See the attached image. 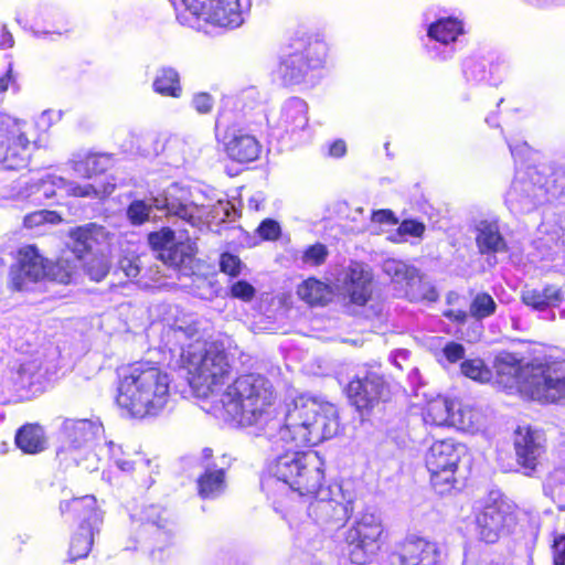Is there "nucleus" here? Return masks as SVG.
I'll use <instances>...</instances> for the list:
<instances>
[{
	"mask_svg": "<svg viewBox=\"0 0 565 565\" xmlns=\"http://www.w3.org/2000/svg\"><path fill=\"white\" fill-rule=\"evenodd\" d=\"M271 399L270 382L259 374H246L227 385L221 403L231 422L256 426L268 439L288 447L315 446L339 430L332 404L300 395L278 409Z\"/></svg>",
	"mask_w": 565,
	"mask_h": 565,
	"instance_id": "obj_1",
	"label": "nucleus"
},
{
	"mask_svg": "<svg viewBox=\"0 0 565 565\" xmlns=\"http://www.w3.org/2000/svg\"><path fill=\"white\" fill-rule=\"evenodd\" d=\"M161 350L168 352L170 366L186 370L191 388L218 403L226 420H231L221 403L220 387L231 377L232 366L223 343L206 342L200 329V320L193 315L178 317L173 324L161 330Z\"/></svg>",
	"mask_w": 565,
	"mask_h": 565,
	"instance_id": "obj_2",
	"label": "nucleus"
},
{
	"mask_svg": "<svg viewBox=\"0 0 565 565\" xmlns=\"http://www.w3.org/2000/svg\"><path fill=\"white\" fill-rule=\"evenodd\" d=\"M170 375L149 363H138L119 377L117 406L135 418L159 415L170 401Z\"/></svg>",
	"mask_w": 565,
	"mask_h": 565,
	"instance_id": "obj_3",
	"label": "nucleus"
},
{
	"mask_svg": "<svg viewBox=\"0 0 565 565\" xmlns=\"http://www.w3.org/2000/svg\"><path fill=\"white\" fill-rule=\"evenodd\" d=\"M289 447L268 463L269 477L263 481L268 491L311 494L324 479V460L316 451H295Z\"/></svg>",
	"mask_w": 565,
	"mask_h": 565,
	"instance_id": "obj_4",
	"label": "nucleus"
},
{
	"mask_svg": "<svg viewBox=\"0 0 565 565\" xmlns=\"http://www.w3.org/2000/svg\"><path fill=\"white\" fill-rule=\"evenodd\" d=\"M498 375L507 376V385L516 387L532 399L554 403L565 392V377L558 372L565 370V361L552 365H522L513 353L501 352L495 356Z\"/></svg>",
	"mask_w": 565,
	"mask_h": 565,
	"instance_id": "obj_5",
	"label": "nucleus"
},
{
	"mask_svg": "<svg viewBox=\"0 0 565 565\" xmlns=\"http://www.w3.org/2000/svg\"><path fill=\"white\" fill-rule=\"evenodd\" d=\"M565 195V169L545 164L518 170L505 204L514 214H526L540 205Z\"/></svg>",
	"mask_w": 565,
	"mask_h": 565,
	"instance_id": "obj_6",
	"label": "nucleus"
},
{
	"mask_svg": "<svg viewBox=\"0 0 565 565\" xmlns=\"http://www.w3.org/2000/svg\"><path fill=\"white\" fill-rule=\"evenodd\" d=\"M154 204L192 226L201 222H225L236 217V210L230 201L218 199L213 204L198 203L190 200L189 192L178 184L167 188L163 194L154 199Z\"/></svg>",
	"mask_w": 565,
	"mask_h": 565,
	"instance_id": "obj_7",
	"label": "nucleus"
},
{
	"mask_svg": "<svg viewBox=\"0 0 565 565\" xmlns=\"http://www.w3.org/2000/svg\"><path fill=\"white\" fill-rule=\"evenodd\" d=\"M311 494L315 498L308 505V516L323 532L341 529L354 510L355 494L343 484L320 486Z\"/></svg>",
	"mask_w": 565,
	"mask_h": 565,
	"instance_id": "obj_8",
	"label": "nucleus"
},
{
	"mask_svg": "<svg viewBox=\"0 0 565 565\" xmlns=\"http://www.w3.org/2000/svg\"><path fill=\"white\" fill-rule=\"evenodd\" d=\"M135 536L134 545L127 550H141L153 552V545L159 550L168 544L174 536L177 523L171 511L159 504H148L141 508L138 514L132 515Z\"/></svg>",
	"mask_w": 565,
	"mask_h": 565,
	"instance_id": "obj_9",
	"label": "nucleus"
},
{
	"mask_svg": "<svg viewBox=\"0 0 565 565\" xmlns=\"http://www.w3.org/2000/svg\"><path fill=\"white\" fill-rule=\"evenodd\" d=\"M327 53L328 45L320 39L299 41L292 51L281 55L275 74L285 86L298 85L311 71L322 67Z\"/></svg>",
	"mask_w": 565,
	"mask_h": 565,
	"instance_id": "obj_10",
	"label": "nucleus"
},
{
	"mask_svg": "<svg viewBox=\"0 0 565 565\" xmlns=\"http://www.w3.org/2000/svg\"><path fill=\"white\" fill-rule=\"evenodd\" d=\"M30 125L9 115L0 114V168L19 170L26 167L31 145L36 140L29 137Z\"/></svg>",
	"mask_w": 565,
	"mask_h": 565,
	"instance_id": "obj_11",
	"label": "nucleus"
},
{
	"mask_svg": "<svg viewBox=\"0 0 565 565\" xmlns=\"http://www.w3.org/2000/svg\"><path fill=\"white\" fill-rule=\"evenodd\" d=\"M68 237V245L77 260L84 259L86 255H92V259L84 264L90 279L103 280L106 276V263L103 255V244L106 241L105 228L96 223H87L72 228Z\"/></svg>",
	"mask_w": 565,
	"mask_h": 565,
	"instance_id": "obj_12",
	"label": "nucleus"
},
{
	"mask_svg": "<svg viewBox=\"0 0 565 565\" xmlns=\"http://www.w3.org/2000/svg\"><path fill=\"white\" fill-rule=\"evenodd\" d=\"M198 18L214 25L235 29L242 25L249 12L250 0H181Z\"/></svg>",
	"mask_w": 565,
	"mask_h": 565,
	"instance_id": "obj_13",
	"label": "nucleus"
},
{
	"mask_svg": "<svg viewBox=\"0 0 565 565\" xmlns=\"http://www.w3.org/2000/svg\"><path fill=\"white\" fill-rule=\"evenodd\" d=\"M382 533V521L376 513L364 511L355 518L344 536L352 565H365V555L377 550Z\"/></svg>",
	"mask_w": 565,
	"mask_h": 565,
	"instance_id": "obj_14",
	"label": "nucleus"
},
{
	"mask_svg": "<svg viewBox=\"0 0 565 565\" xmlns=\"http://www.w3.org/2000/svg\"><path fill=\"white\" fill-rule=\"evenodd\" d=\"M465 28L457 18H440L430 23L427 29L425 49L434 61L446 62L455 56L462 46L461 36Z\"/></svg>",
	"mask_w": 565,
	"mask_h": 565,
	"instance_id": "obj_15",
	"label": "nucleus"
},
{
	"mask_svg": "<svg viewBox=\"0 0 565 565\" xmlns=\"http://www.w3.org/2000/svg\"><path fill=\"white\" fill-rule=\"evenodd\" d=\"M148 242L153 249L160 250L162 262L172 267H186L196 252L194 242L189 237L183 238L182 234L177 239L170 227L150 233Z\"/></svg>",
	"mask_w": 565,
	"mask_h": 565,
	"instance_id": "obj_16",
	"label": "nucleus"
},
{
	"mask_svg": "<svg viewBox=\"0 0 565 565\" xmlns=\"http://www.w3.org/2000/svg\"><path fill=\"white\" fill-rule=\"evenodd\" d=\"M476 522L480 539L486 543H494L502 534L511 532L516 518L510 504L502 500H493L492 503L484 505Z\"/></svg>",
	"mask_w": 565,
	"mask_h": 565,
	"instance_id": "obj_17",
	"label": "nucleus"
},
{
	"mask_svg": "<svg viewBox=\"0 0 565 565\" xmlns=\"http://www.w3.org/2000/svg\"><path fill=\"white\" fill-rule=\"evenodd\" d=\"M339 290L351 303L364 306L373 294V275L363 263L351 262L338 278Z\"/></svg>",
	"mask_w": 565,
	"mask_h": 565,
	"instance_id": "obj_18",
	"label": "nucleus"
},
{
	"mask_svg": "<svg viewBox=\"0 0 565 565\" xmlns=\"http://www.w3.org/2000/svg\"><path fill=\"white\" fill-rule=\"evenodd\" d=\"M220 120L216 122L217 139L226 156L236 162L246 163L256 160L260 153V145L255 136L238 126H230L220 131Z\"/></svg>",
	"mask_w": 565,
	"mask_h": 565,
	"instance_id": "obj_19",
	"label": "nucleus"
},
{
	"mask_svg": "<svg viewBox=\"0 0 565 565\" xmlns=\"http://www.w3.org/2000/svg\"><path fill=\"white\" fill-rule=\"evenodd\" d=\"M103 431L104 425L99 417L64 419L61 426L63 446L57 451V455L66 450H78L89 447Z\"/></svg>",
	"mask_w": 565,
	"mask_h": 565,
	"instance_id": "obj_20",
	"label": "nucleus"
},
{
	"mask_svg": "<svg viewBox=\"0 0 565 565\" xmlns=\"http://www.w3.org/2000/svg\"><path fill=\"white\" fill-rule=\"evenodd\" d=\"M402 565H438L445 562V548L417 535H407L398 545Z\"/></svg>",
	"mask_w": 565,
	"mask_h": 565,
	"instance_id": "obj_21",
	"label": "nucleus"
},
{
	"mask_svg": "<svg viewBox=\"0 0 565 565\" xmlns=\"http://www.w3.org/2000/svg\"><path fill=\"white\" fill-rule=\"evenodd\" d=\"M514 449L518 463L524 469V475L531 476L545 452V437L542 431L529 426L518 427Z\"/></svg>",
	"mask_w": 565,
	"mask_h": 565,
	"instance_id": "obj_22",
	"label": "nucleus"
},
{
	"mask_svg": "<svg viewBox=\"0 0 565 565\" xmlns=\"http://www.w3.org/2000/svg\"><path fill=\"white\" fill-rule=\"evenodd\" d=\"M384 391L383 377L373 371L358 375L347 387L349 399L359 411L372 408L383 397Z\"/></svg>",
	"mask_w": 565,
	"mask_h": 565,
	"instance_id": "obj_23",
	"label": "nucleus"
},
{
	"mask_svg": "<svg viewBox=\"0 0 565 565\" xmlns=\"http://www.w3.org/2000/svg\"><path fill=\"white\" fill-rule=\"evenodd\" d=\"M308 104L300 97L286 99L277 114H271L267 121L273 129L285 134L302 131L309 122Z\"/></svg>",
	"mask_w": 565,
	"mask_h": 565,
	"instance_id": "obj_24",
	"label": "nucleus"
},
{
	"mask_svg": "<svg viewBox=\"0 0 565 565\" xmlns=\"http://www.w3.org/2000/svg\"><path fill=\"white\" fill-rule=\"evenodd\" d=\"M47 267L44 258L34 246H25L20 249L18 263L10 269L13 288L23 290L28 284L35 282L46 276Z\"/></svg>",
	"mask_w": 565,
	"mask_h": 565,
	"instance_id": "obj_25",
	"label": "nucleus"
},
{
	"mask_svg": "<svg viewBox=\"0 0 565 565\" xmlns=\"http://www.w3.org/2000/svg\"><path fill=\"white\" fill-rule=\"evenodd\" d=\"M60 510L62 515L65 518L78 521L79 529L82 531H86L89 529V523L93 525V529H96L97 534H99L103 518L96 511V499L93 495H84L79 498H73L68 501H63L60 504Z\"/></svg>",
	"mask_w": 565,
	"mask_h": 565,
	"instance_id": "obj_26",
	"label": "nucleus"
},
{
	"mask_svg": "<svg viewBox=\"0 0 565 565\" xmlns=\"http://www.w3.org/2000/svg\"><path fill=\"white\" fill-rule=\"evenodd\" d=\"M221 461V463L207 462L198 478V493L203 500H215L226 490L228 463L225 462V457H222Z\"/></svg>",
	"mask_w": 565,
	"mask_h": 565,
	"instance_id": "obj_27",
	"label": "nucleus"
},
{
	"mask_svg": "<svg viewBox=\"0 0 565 565\" xmlns=\"http://www.w3.org/2000/svg\"><path fill=\"white\" fill-rule=\"evenodd\" d=\"M463 451V445L456 443L454 439L435 441L426 454V467L428 471L457 468Z\"/></svg>",
	"mask_w": 565,
	"mask_h": 565,
	"instance_id": "obj_28",
	"label": "nucleus"
},
{
	"mask_svg": "<svg viewBox=\"0 0 565 565\" xmlns=\"http://www.w3.org/2000/svg\"><path fill=\"white\" fill-rule=\"evenodd\" d=\"M476 243L481 254L503 253L508 249L497 217L480 220L476 225Z\"/></svg>",
	"mask_w": 565,
	"mask_h": 565,
	"instance_id": "obj_29",
	"label": "nucleus"
},
{
	"mask_svg": "<svg viewBox=\"0 0 565 565\" xmlns=\"http://www.w3.org/2000/svg\"><path fill=\"white\" fill-rule=\"evenodd\" d=\"M543 257L565 248V217L557 221H544L537 228V237L533 242Z\"/></svg>",
	"mask_w": 565,
	"mask_h": 565,
	"instance_id": "obj_30",
	"label": "nucleus"
},
{
	"mask_svg": "<svg viewBox=\"0 0 565 565\" xmlns=\"http://www.w3.org/2000/svg\"><path fill=\"white\" fill-rule=\"evenodd\" d=\"M55 189L65 190L67 194L74 196H95L106 190V184L102 183L99 189H97L92 184L79 185L57 175H47L39 183V191L42 192L46 199H51L55 195Z\"/></svg>",
	"mask_w": 565,
	"mask_h": 565,
	"instance_id": "obj_31",
	"label": "nucleus"
},
{
	"mask_svg": "<svg viewBox=\"0 0 565 565\" xmlns=\"http://www.w3.org/2000/svg\"><path fill=\"white\" fill-rule=\"evenodd\" d=\"M108 459L121 472H130L134 469L140 472L148 470L149 477L142 481L147 488L151 487L154 482L152 475L158 473V465H153L151 459L139 458L138 460H130L124 454L121 446L113 441H108Z\"/></svg>",
	"mask_w": 565,
	"mask_h": 565,
	"instance_id": "obj_32",
	"label": "nucleus"
},
{
	"mask_svg": "<svg viewBox=\"0 0 565 565\" xmlns=\"http://www.w3.org/2000/svg\"><path fill=\"white\" fill-rule=\"evenodd\" d=\"M522 301L535 310L543 311L558 306L563 301V294L556 286H547L542 290L527 289L522 292Z\"/></svg>",
	"mask_w": 565,
	"mask_h": 565,
	"instance_id": "obj_33",
	"label": "nucleus"
},
{
	"mask_svg": "<svg viewBox=\"0 0 565 565\" xmlns=\"http://www.w3.org/2000/svg\"><path fill=\"white\" fill-rule=\"evenodd\" d=\"M484 424L482 413L469 405H461L456 403L455 412L452 413L451 426L459 430L475 434L479 431Z\"/></svg>",
	"mask_w": 565,
	"mask_h": 565,
	"instance_id": "obj_34",
	"label": "nucleus"
},
{
	"mask_svg": "<svg viewBox=\"0 0 565 565\" xmlns=\"http://www.w3.org/2000/svg\"><path fill=\"white\" fill-rule=\"evenodd\" d=\"M456 403L444 397L430 401L424 413V422L431 426H451Z\"/></svg>",
	"mask_w": 565,
	"mask_h": 565,
	"instance_id": "obj_35",
	"label": "nucleus"
},
{
	"mask_svg": "<svg viewBox=\"0 0 565 565\" xmlns=\"http://www.w3.org/2000/svg\"><path fill=\"white\" fill-rule=\"evenodd\" d=\"M17 446L26 454H36L45 449V437L41 426L26 424L15 435Z\"/></svg>",
	"mask_w": 565,
	"mask_h": 565,
	"instance_id": "obj_36",
	"label": "nucleus"
},
{
	"mask_svg": "<svg viewBox=\"0 0 565 565\" xmlns=\"http://www.w3.org/2000/svg\"><path fill=\"white\" fill-rule=\"evenodd\" d=\"M297 294L310 306H323L331 300L332 289L318 279L309 278L298 286Z\"/></svg>",
	"mask_w": 565,
	"mask_h": 565,
	"instance_id": "obj_37",
	"label": "nucleus"
},
{
	"mask_svg": "<svg viewBox=\"0 0 565 565\" xmlns=\"http://www.w3.org/2000/svg\"><path fill=\"white\" fill-rule=\"evenodd\" d=\"M72 168L78 175L84 178L100 175L106 170V154L93 152L84 156L76 154L72 159Z\"/></svg>",
	"mask_w": 565,
	"mask_h": 565,
	"instance_id": "obj_38",
	"label": "nucleus"
},
{
	"mask_svg": "<svg viewBox=\"0 0 565 565\" xmlns=\"http://www.w3.org/2000/svg\"><path fill=\"white\" fill-rule=\"evenodd\" d=\"M152 87L156 93L162 96L178 98L182 93L179 74L172 67L160 68L152 83Z\"/></svg>",
	"mask_w": 565,
	"mask_h": 565,
	"instance_id": "obj_39",
	"label": "nucleus"
},
{
	"mask_svg": "<svg viewBox=\"0 0 565 565\" xmlns=\"http://www.w3.org/2000/svg\"><path fill=\"white\" fill-rule=\"evenodd\" d=\"M383 270L392 278L393 281L398 284L405 282L406 285H414L419 280L418 270L402 260H385L383 264Z\"/></svg>",
	"mask_w": 565,
	"mask_h": 565,
	"instance_id": "obj_40",
	"label": "nucleus"
},
{
	"mask_svg": "<svg viewBox=\"0 0 565 565\" xmlns=\"http://www.w3.org/2000/svg\"><path fill=\"white\" fill-rule=\"evenodd\" d=\"M95 533H97V531L96 529H93L90 523L89 529H86V531H82L81 529L78 530L71 540L68 550L70 562L79 561L88 555L94 542Z\"/></svg>",
	"mask_w": 565,
	"mask_h": 565,
	"instance_id": "obj_41",
	"label": "nucleus"
},
{
	"mask_svg": "<svg viewBox=\"0 0 565 565\" xmlns=\"http://www.w3.org/2000/svg\"><path fill=\"white\" fill-rule=\"evenodd\" d=\"M42 379L41 366L36 360H30L20 364L17 370L14 384L17 390H30Z\"/></svg>",
	"mask_w": 565,
	"mask_h": 565,
	"instance_id": "obj_42",
	"label": "nucleus"
},
{
	"mask_svg": "<svg viewBox=\"0 0 565 565\" xmlns=\"http://www.w3.org/2000/svg\"><path fill=\"white\" fill-rule=\"evenodd\" d=\"M544 492L546 495L557 504L562 510H565V470L555 469L550 473L545 483Z\"/></svg>",
	"mask_w": 565,
	"mask_h": 565,
	"instance_id": "obj_43",
	"label": "nucleus"
},
{
	"mask_svg": "<svg viewBox=\"0 0 565 565\" xmlns=\"http://www.w3.org/2000/svg\"><path fill=\"white\" fill-rule=\"evenodd\" d=\"M167 191V189L162 192V194ZM161 195V193L156 196L150 198V203H147L143 200H135L132 201L127 209V217L134 225H141L146 221L149 220L150 212L152 209L160 211L154 204V199ZM161 211L166 212L168 216H174L173 214H169L167 209H161Z\"/></svg>",
	"mask_w": 565,
	"mask_h": 565,
	"instance_id": "obj_44",
	"label": "nucleus"
},
{
	"mask_svg": "<svg viewBox=\"0 0 565 565\" xmlns=\"http://www.w3.org/2000/svg\"><path fill=\"white\" fill-rule=\"evenodd\" d=\"M497 303L487 292H479L472 299L470 305V315L477 320H482L495 312Z\"/></svg>",
	"mask_w": 565,
	"mask_h": 565,
	"instance_id": "obj_45",
	"label": "nucleus"
},
{
	"mask_svg": "<svg viewBox=\"0 0 565 565\" xmlns=\"http://www.w3.org/2000/svg\"><path fill=\"white\" fill-rule=\"evenodd\" d=\"M76 264L67 258H60L55 264L46 270V276L61 284H68L76 273Z\"/></svg>",
	"mask_w": 565,
	"mask_h": 565,
	"instance_id": "obj_46",
	"label": "nucleus"
},
{
	"mask_svg": "<svg viewBox=\"0 0 565 565\" xmlns=\"http://www.w3.org/2000/svg\"><path fill=\"white\" fill-rule=\"evenodd\" d=\"M461 373L480 383H486L491 380V371L484 365L481 359L465 360L461 363Z\"/></svg>",
	"mask_w": 565,
	"mask_h": 565,
	"instance_id": "obj_47",
	"label": "nucleus"
},
{
	"mask_svg": "<svg viewBox=\"0 0 565 565\" xmlns=\"http://www.w3.org/2000/svg\"><path fill=\"white\" fill-rule=\"evenodd\" d=\"M456 470L457 468H444L443 470L429 471L430 482L438 493L445 494L455 487Z\"/></svg>",
	"mask_w": 565,
	"mask_h": 565,
	"instance_id": "obj_48",
	"label": "nucleus"
},
{
	"mask_svg": "<svg viewBox=\"0 0 565 565\" xmlns=\"http://www.w3.org/2000/svg\"><path fill=\"white\" fill-rule=\"evenodd\" d=\"M425 232V225L422 222L415 220H404L397 232L391 236V241L401 243L406 241V236L420 237Z\"/></svg>",
	"mask_w": 565,
	"mask_h": 565,
	"instance_id": "obj_49",
	"label": "nucleus"
},
{
	"mask_svg": "<svg viewBox=\"0 0 565 565\" xmlns=\"http://www.w3.org/2000/svg\"><path fill=\"white\" fill-rule=\"evenodd\" d=\"M61 221L62 218L56 212L41 210L25 215L23 223L25 227L33 228L45 223L57 224Z\"/></svg>",
	"mask_w": 565,
	"mask_h": 565,
	"instance_id": "obj_50",
	"label": "nucleus"
},
{
	"mask_svg": "<svg viewBox=\"0 0 565 565\" xmlns=\"http://www.w3.org/2000/svg\"><path fill=\"white\" fill-rule=\"evenodd\" d=\"M328 256V249L322 244L309 246L301 257L302 263L309 266H319L323 264Z\"/></svg>",
	"mask_w": 565,
	"mask_h": 565,
	"instance_id": "obj_51",
	"label": "nucleus"
},
{
	"mask_svg": "<svg viewBox=\"0 0 565 565\" xmlns=\"http://www.w3.org/2000/svg\"><path fill=\"white\" fill-rule=\"evenodd\" d=\"M220 268L224 274L236 277L241 274L242 262L231 253H223L220 259Z\"/></svg>",
	"mask_w": 565,
	"mask_h": 565,
	"instance_id": "obj_52",
	"label": "nucleus"
},
{
	"mask_svg": "<svg viewBox=\"0 0 565 565\" xmlns=\"http://www.w3.org/2000/svg\"><path fill=\"white\" fill-rule=\"evenodd\" d=\"M256 294V289L246 280H238L231 286V296L243 301H250Z\"/></svg>",
	"mask_w": 565,
	"mask_h": 565,
	"instance_id": "obj_53",
	"label": "nucleus"
},
{
	"mask_svg": "<svg viewBox=\"0 0 565 565\" xmlns=\"http://www.w3.org/2000/svg\"><path fill=\"white\" fill-rule=\"evenodd\" d=\"M465 347L461 343L449 341L441 350L443 356L449 363H456L465 358Z\"/></svg>",
	"mask_w": 565,
	"mask_h": 565,
	"instance_id": "obj_54",
	"label": "nucleus"
},
{
	"mask_svg": "<svg viewBox=\"0 0 565 565\" xmlns=\"http://www.w3.org/2000/svg\"><path fill=\"white\" fill-rule=\"evenodd\" d=\"M257 232L264 239L273 241L279 237L280 226L278 222L267 218L259 224Z\"/></svg>",
	"mask_w": 565,
	"mask_h": 565,
	"instance_id": "obj_55",
	"label": "nucleus"
},
{
	"mask_svg": "<svg viewBox=\"0 0 565 565\" xmlns=\"http://www.w3.org/2000/svg\"><path fill=\"white\" fill-rule=\"evenodd\" d=\"M192 106L200 114H207L213 108V98L206 93H199L193 96Z\"/></svg>",
	"mask_w": 565,
	"mask_h": 565,
	"instance_id": "obj_56",
	"label": "nucleus"
},
{
	"mask_svg": "<svg viewBox=\"0 0 565 565\" xmlns=\"http://www.w3.org/2000/svg\"><path fill=\"white\" fill-rule=\"evenodd\" d=\"M508 145H509V148H510V151H511V154L512 157L518 161H523L525 160L530 152H531V149L529 147V145L526 142H516V141H508Z\"/></svg>",
	"mask_w": 565,
	"mask_h": 565,
	"instance_id": "obj_57",
	"label": "nucleus"
},
{
	"mask_svg": "<svg viewBox=\"0 0 565 565\" xmlns=\"http://www.w3.org/2000/svg\"><path fill=\"white\" fill-rule=\"evenodd\" d=\"M553 555V565H565V535H561L554 540Z\"/></svg>",
	"mask_w": 565,
	"mask_h": 565,
	"instance_id": "obj_58",
	"label": "nucleus"
},
{
	"mask_svg": "<svg viewBox=\"0 0 565 565\" xmlns=\"http://www.w3.org/2000/svg\"><path fill=\"white\" fill-rule=\"evenodd\" d=\"M60 119V114L53 110H44L36 120V126L42 130H47L54 120Z\"/></svg>",
	"mask_w": 565,
	"mask_h": 565,
	"instance_id": "obj_59",
	"label": "nucleus"
},
{
	"mask_svg": "<svg viewBox=\"0 0 565 565\" xmlns=\"http://www.w3.org/2000/svg\"><path fill=\"white\" fill-rule=\"evenodd\" d=\"M372 221L380 224H396L397 220L390 210H379L373 212Z\"/></svg>",
	"mask_w": 565,
	"mask_h": 565,
	"instance_id": "obj_60",
	"label": "nucleus"
},
{
	"mask_svg": "<svg viewBox=\"0 0 565 565\" xmlns=\"http://www.w3.org/2000/svg\"><path fill=\"white\" fill-rule=\"evenodd\" d=\"M120 269L125 273L128 278H135L139 275L140 268L139 265L131 259H122L120 262Z\"/></svg>",
	"mask_w": 565,
	"mask_h": 565,
	"instance_id": "obj_61",
	"label": "nucleus"
},
{
	"mask_svg": "<svg viewBox=\"0 0 565 565\" xmlns=\"http://www.w3.org/2000/svg\"><path fill=\"white\" fill-rule=\"evenodd\" d=\"M347 152V145L343 140L339 139L333 141L329 147V156L333 158H341Z\"/></svg>",
	"mask_w": 565,
	"mask_h": 565,
	"instance_id": "obj_62",
	"label": "nucleus"
},
{
	"mask_svg": "<svg viewBox=\"0 0 565 565\" xmlns=\"http://www.w3.org/2000/svg\"><path fill=\"white\" fill-rule=\"evenodd\" d=\"M14 44L13 35L7 29L6 25H0V47L9 49Z\"/></svg>",
	"mask_w": 565,
	"mask_h": 565,
	"instance_id": "obj_63",
	"label": "nucleus"
},
{
	"mask_svg": "<svg viewBox=\"0 0 565 565\" xmlns=\"http://www.w3.org/2000/svg\"><path fill=\"white\" fill-rule=\"evenodd\" d=\"M444 316L451 321L463 323L467 319V312L463 310H447Z\"/></svg>",
	"mask_w": 565,
	"mask_h": 565,
	"instance_id": "obj_64",
	"label": "nucleus"
}]
</instances>
